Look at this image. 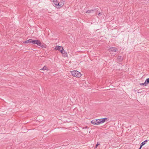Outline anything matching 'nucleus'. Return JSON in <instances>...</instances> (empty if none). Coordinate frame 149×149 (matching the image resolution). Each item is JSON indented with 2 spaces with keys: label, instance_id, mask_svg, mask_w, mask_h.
I'll list each match as a JSON object with an SVG mask.
<instances>
[{
  "label": "nucleus",
  "instance_id": "1",
  "mask_svg": "<svg viewBox=\"0 0 149 149\" xmlns=\"http://www.w3.org/2000/svg\"><path fill=\"white\" fill-rule=\"evenodd\" d=\"M70 74L72 75L77 77H80L81 76V73L77 70L71 71Z\"/></svg>",
  "mask_w": 149,
  "mask_h": 149
},
{
  "label": "nucleus",
  "instance_id": "2",
  "mask_svg": "<svg viewBox=\"0 0 149 149\" xmlns=\"http://www.w3.org/2000/svg\"><path fill=\"white\" fill-rule=\"evenodd\" d=\"M53 4L55 6H58V8H60L63 5L60 4L57 0H53Z\"/></svg>",
  "mask_w": 149,
  "mask_h": 149
},
{
  "label": "nucleus",
  "instance_id": "3",
  "mask_svg": "<svg viewBox=\"0 0 149 149\" xmlns=\"http://www.w3.org/2000/svg\"><path fill=\"white\" fill-rule=\"evenodd\" d=\"M91 122L93 125H98L100 124L99 119L93 120Z\"/></svg>",
  "mask_w": 149,
  "mask_h": 149
},
{
  "label": "nucleus",
  "instance_id": "4",
  "mask_svg": "<svg viewBox=\"0 0 149 149\" xmlns=\"http://www.w3.org/2000/svg\"><path fill=\"white\" fill-rule=\"evenodd\" d=\"M109 49L110 52H116L117 51V49L115 47H109Z\"/></svg>",
  "mask_w": 149,
  "mask_h": 149
},
{
  "label": "nucleus",
  "instance_id": "5",
  "mask_svg": "<svg viewBox=\"0 0 149 149\" xmlns=\"http://www.w3.org/2000/svg\"><path fill=\"white\" fill-rule=\"evenodd\" d=\"M107 118H103L99 119L100 123H104L107 120Z\"/></svg>",
  "mask_w": 149,
  "mask_h": 149
},
{
  "label": "nucleus",
  "instance_id": "6",
  "mask_svg": "<svg viewBox=\"0 0 149 149\" xmlns=\"http://www.w3.org/2000/svg\"><path fill=\"white\" fill-rule=\"evenodd\" d=\"M63 47L62 46H56L55 48V49L56 50H58L60 51L61 48Z\"/></svg>",
  "mask_w": 149,
  "mask_h": 149
},
{
  "label": "nucleus",
  "instance_id": "7",
  "mask_svg": "<svg viewBox=\"0 0 149 149\" xmlns=\"http://www.w3.org/2000/svg\"><path fill=\"white\" fill-rule=\"evenodd\" d=\"M117 60L119 62L121 61L123 59V57L120 56H118L117 58Z\"/></svg>",
  "mask_w": 149,
  "mask_h": 149
},
{
  "label": "nucleus",
  "instance_id": "8",
  "mask_svg": "<svg viewBox=\"0 0 149 149\" xmlns=\"http://www.w3.org/2000/svg\"><path fill=\"white\" fill-rule=\"evenodd\" d=\"M36 44H37V45H38V46H41V43L40 40H37L36 42Z\"/></svg>",
  "mask_w": 149,
  "mask_h": 149
},
{
  "label": "nucleus",
  "instance_id": "9",
  "mask_svg": "<svg viewBox=\"0 0 149 149\" xmlns=\"http://www.w3.org/2000/svg\"><path fill=\"white\" fill-rule=\"evenodd\" d=\"M95 10V9H94L92 10H88L86 12V13H92V12L94 11Z\"/></svg>",
  "mask_w": 149,
  "mask_h": 149
},
{
  "label": "nucleus",
  "instance_id": "10",
  "mask_svg": "<svg viewBox=\"0 0 149 149\" xmlns=\"http://www.w3.org/2000/svg\"><path fill=\"white\" fill-rule=\"evenodd\" d=\"M149 83V78H147L145 81V84L147 85Z\"/></svg>",
  "mask_w": 149,
  "mask_h": 149
},
{
  "label": "nucleus",
  "instance_id": "11",
  "mask_svg": "<svg viewBox=\"0 0 149 149\" xmlns=\"http://www.w3.org/2000/svg\"><path fill=\"white\" fill-rule=\"evenodd\" d=\"M24 43H31V39H29L23 42Z\"/></svg>",
  "mask_w": 149,
  "mask_h": 149
},
{
  "label": "nucleus",
  "instance_id": "12",
  "mask_svg": "<svg viewBox=\"0 0 149 149\" xmlns=\"http://www.w3.org/2000/svg\"><path fill=\"white\" fill-rule=\"evenodd\" d=\"M37 40H32L31 39V43L34 44H36Z\"/></svg>",
  "mask_w": 149,
  "mask_h": 149
},
{
  "label": "nucleus",
  "instance_id": "13",
  "mask_svg": "<svg viewBox=\"0 0 149 149\" xmlns=\"http://www.w3.org/2000/svg\"><path fill=\"white\" fill-rule=\"evenodd\" d=\"M40 70H48L49 69H48V68H47V67H46L45 66Z\"/></svg>",
  "mask_w": 149,
  "mask_h": 149
},
{
  "label": "nucleus",
  "instance_id": "14",
  "mask_svg": "<svg viewBox=\"0 0 149 149\" xmlns=\"http://www.w3.org/2000/svg\"><path fill=\"white\" fill-rule=\"evenodd\" d=\"M60 52L62 54H63V52H65V50H64L63 47L60 50Z\"/></svg>",
  "mask_w": 149,
  "mask_h": 149
},
{
  "label": "nucleus",
  "instance_id": "15",
  "mask_svg": "<svg viewBox=\"0 0 149 149\" xmlns=\"http://www.w3.org/2000/svg\"><path fill=\"white\" fill-rule=\"evenodd\" d=\"M64 56V57H67L68 56V54L66 52H64L63 53V54Z\"/></svg>",
  "mask_w": 149,
  "mask_h": 149
},
{
  "label": "nucleus",
  "instance_id": "16",
  "mask_svg": "<svg viewBox=\"0 0 149 149\" xmlns=\"http://www.w3.org/2000/svg\"><path fill=\"white\" fill-rule=\"evenodd\" d=\"M45 46H46L45 45H42L41 44V46H40V47H42V48H45L46 47Z\"/></svg>",
  "mask_w": 149,
  "mask_h": 149
},
{
  "label": "nucleus",
  "instance_id": "17",
  "mask_svg": "<svg viewBox=\"0 0 149 149\" xmlns=\"http://www.w3.org/2000/svg\"><path fill=\"white\" fill-rule=\"evenodd\" d=\"M139 85L141 86H142V85H143L145 86H146V84H145V82L144 83H140L139 84Z\"/></svg>",
  "mask_w": 149,
  "mask_h": 149
},
{
  "label": "nucleus",
  "instance_id": "18",
  "mask_svg": "<svg viewBox=\"0 0 149 149\" xmlns=\"http://www.w3.org/2000/svg\"><path fill=\"white\" fill-rule=\"evenodd\" d=\"M146 143H145V142L143 141L141 143V145L142 146H143Z\"/></svg>",
  "mask_w": 149,
  "mask_h": 149
},
{
  "label": "nucleus",
  "instance_id": "19",
  "mask_svg": "<svg viewBox=\"0 0 149 149\" xmlns=\"http://www.w3.org/2000/svg\"><path fill=\"white\" fill-rule=\"evenodd\" d=\"M100 144V143H98V142H97L95 146L96 148H97V146H98Z\"/></svg>",
  "mask_w": 149,
  "mask_h": 149
},
{
  "label": "nucleus",
  "instance_id": "20",
  "mask_svg": "<svg viewBox=\"0 0 149 149\" xmlns=\"http://www.w3.org/2000/svg\"><path fill=\"white\" fill-rule=\"evenodd\" d=\"M102 14V13H99L98 14V15L99 16H100Z\"/></svg>",
  "mask_w": 149,
  "mask_h": 149
},
{
  "label": "nucleus",
  "instance_id": "21",
  "mask_svg": "<svg viewBox=\"0 0 149 149\" xmlns=\"http://www.w3.org/2000/svg\"><path fill=\"white\" fill-rule=\"evenodd\" d=\"M148 140H146L145 141H144V142H145V143H146V142H148Z\"/></svg>",
  "mask_w": 149,
  "mask_h": 149
},
{
  "label": "nucleus",
  "instance_id": "22",
  "mask_svg": "<svg viewBox=\"0 0 149 149\" xmlns=\"http://www.w3.org/2000/svg\"><path fill=\"white\" fill-rule=\"evenodd\" d=\"M87 127H83V129H87Z\"/></svg>",
  "mask_w": 149,
  "mask_h": 149
},
{
  "label": "nucleus",
  "instance_id": "23",
  "mask_svg": "<svg viewBox=\"0 0 149 149\" xmlns=\"http://www.w3.org/2000/svg\"><path fill=\"white\" fill-rule=\"evenodd\" d=\"M142 147V146L141 145H140V148H139V149H141V148Z\"/></svg>",
  "mask_w": 149,
  "mask_h": 149
}]
</instances>
